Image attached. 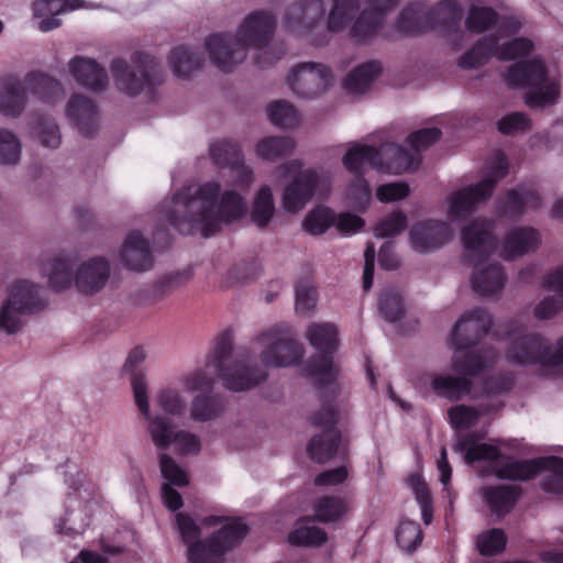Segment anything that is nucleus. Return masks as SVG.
I'll list each match as a JSON object with an SVG mask.
<instances>
[{
    "mask_svg": "<svg viewBox=\"0 0 563 563\" xmlns=\"http://www.w3.org/2000/svg\"><path fill=\"white\" fill-rule=\"evenodd\" d=\"M85 7L84 0H34L32 10L35 18H41L38 29L49 32L62 24L59 14Z\"/></svg>",
    "mask_w": 563,
    "mask_h": 563,
    "instance_id": "nucleus-29",
    "label": "nucleus"
},
{
    "mask_svg": "<svg viewBox=\"0 0 563 563\" xmlns=\"http://www.w3.org/2000/svg\"><path fill=\"white\" fill-rule=\"evenodd\" d=\"M173 444L176 445V450L181 454H197L201 449L199 438L190 432L178 430L175 434Z\"/></svg>",
    "mask_w": 563,
    "mask_h": 563,
    "instance_id": "nucleus-64",
    "label": "nucleus"
},
{
    "mask_svg": "<svg viewBox=\"0 0 563 563\" xmlns=\"http://www.w3.org/2000/svg\"><path fill=\"white\" fill-rule=\"evenodd\" d=\"M364 163L397 175L416 169L420 161L408 148L395 143H386L377 150L354 142V211H362L371 200V187L358 172L360 165Z\"/></svg>",
    "mask_w": 563,
    "mask_h": 563,
    "instance_id": "nucleus-6",
    "label": "nucleus"
},
{
    "mask_svg": "<svg viewBox=\"0 0 563 563\" xmlns=\"http://www.w3.org/2000/svg\"><path fill=\"white\" fill-rule=\"evenodd\" d=\"M498 130L507 135L517 131H528L530 130V120L525 113L512 112L498 121Z\"/></svg>",
    "mask_w": 563,
    "mask_h": 563,
    "instance_id": "nucleus-60",
    "label": "nucleus"
},
{
    "mask_svg": "<svg viewBox=\"0 0 563 563\" xmlns=\"http://www.w3.org/2000/svg\"><path fill=\"white\" fill-rule=\"evenodd\" d=\"M493 324L492 316L485 309H474L465 313L454 325L451 341L456 352L464 354L478 351L474 346L486 335ZM485 345H482L484 347Z\"/></svg>",
    "mask_w": 563,
    "mask_h": 563,
    "instance_id": "nucleus-21",
    "label": "nucleus"
},
{
    "mask_svg": "<svg viewBox=\"0 0 563 563\" xmlns=\"http://www.w3.org/2000/svg\"><path fill=\"white\" fill-rule=\"evenodd\" d=\"M380 71L382 65L377 60H369L354 67V98L366 93Z\"/></svg>",
    "mask_w": 563,
    "mask_h": 563,
    "instance_id": "nucleus-47",
    "label": "nucleus"
},
{
    "mask_svg": "<svg viewBox=\"0 0 563 563\" xmlns=\"http://www.w3.org/2000/svg\"><path fill=\"white\" fill-rule=\"evenodd\" d=\"M307 339L318 353L308 358L303 371L316 378L319 388L332 385L339 373L333 364L339 346L338 329L331 323H312L307 330Z\"/></svg>",
    "mask_w": 563,
    "mask_h": 563,
    "instance_id": "nucleus-11",
    "label": "nucleus"
},
{
    "mask_svg": "<svg viewBox=\"0 0 563 563\" xmlns=\"http://www.w3.org/2000/svg\"><path fill=\"white\" fill-rule=\"evenodd\" d=\"M335 222V213L328 207H317L306 216L302 228L312 235L323 234Z\"/></svg>",
    "mask_w": 563,
    "mask_h": 563,
    "instance_id": "nucleus-45",
    "label": "nucleus"
},
{
    "mask_svg": "<svg viewBox=\"0 0 563 563\" xmlns=\"http://www.w3.org/2000/svg\"><path fill=\"white\" fill-rule=\"evenodd\" d=\"M540 244V234L532 228H516L505 236L501 256L505 260H514L534 252Z\"/></svg>",
    "mask_w": 563,
    "mask_h": 563,
    "instance_id": "nucleus-31",
    "label": "nucleus"
},
{
    "mask_svg": "<svg viewBox=\"0 0 563 563\" xmlns=\"http://www.w3.org/2000/svg\"><path fill=\"white\" fill-rule=\"evenodd\" d=\"M267 114L271 123L278 128H295L299 123V115L292 104L285 100H277L268 104Z\"/></svg>",
    "mask_w": 563,
    "mask_h": 563,
    "instance_id": "nucleus-44",
    "label": "nucleus"
},
{
    "mask_svg": "<svg viewBox=\"0 0 563 563\" xmlns=\"http://www.w3.org/2000/svg\"><path fill=\"white\" fill-rule=\"evenodd\" d=\"M221 186L217 181H207L198 187L186 185L173 196V208L166 212L167 222L180 234L199 232L210 238L219 232L223 224L239 220L245 213L243 197L227 190L220 197Z\"/></svg>",
    "mask_w": 563,
    "mask_h": 563,
    "instance_id": "nucleus-1",
    "label": "nucleus"
},
{
    "mask_svg": "<svg viewBox=\"0 0 563 563\" xmlns=\"http://www.w3.org/2000/svg\"><path fill=\"white\" fill-rule=\"evenodd\" d=\"M490 510L501 517L508 514L521 495L518 485H499L486 487L483 492Z\"/></svg>",
    "mask_w": 563,
    "mask_h": 563,
    "instance_id": "nucleus-35",
    "label": "nucleus"
},
{
    "mask_svg": "<svg viewBox=\"0 0 563 563\" xmlns=\"http://www.w3.org/2000/svg\"><path fill=\"white\" fill-rule=\"evenodd\" d=\"M407 217L402 212H394L383 219L377 228V234L382 238L395 236L405 230Z\"/></svg>",
    "mask_w": 563,
    "mask_h": 563,
    "instance_id": "nucleus-58",
    "label": "nucleus"
},
{
    "mask_svg": "<svg viewBox=\"0 0 563 563\" xmlns=\"http://www.w3.org/2000/svg\"><path fill=\"white\" fill-rule=\"evenodd\" d=\"M395 538L399 548L406 553L411 554L421 544L423 533L418 522L404 519L396 529Z\"/></svg>",
    "mask_w": 563,
    "mask_h": 563,
    "instance_id": "nucleus-43",
    "label": "nucleus"
},
{
    "mask_svg": "<svg viewBox=\"0 0 563 563\" xmlns=\"http://www.w3.org/2000/svg\"><path fill=\"white\" fill-rule=\"evenodd\" d=\"M21 143L10 130L0 128V165H15L20 161Z\"/></svg>",
    "mask_w": 563,
    "mask_h": 563,
    "instance_id": "nucleus-50",
    "label": "nucleus"
},
{
    "mask_svg": "<svg viewBox=\"0 0 563 563\" xmlns=\"http://www.w3.org/2000/svg\"><path fill=\"white\" fill-rule=\"evenodd\" d=\"M468 438L457 441L456 448L465 450V462L487 461L500 479L526 481L541 471L548 473L541 479V488L547 493L563 494V459L556 456L539 457L529 461H512L504 457L498 449L487 443H473L468 448Z\"/></svg>",
    "mask_w": 563,
    "mask_h": 563,
    "instance_id": "nucleus-3",
    "label": "nucleus"
},
{
    "mask_svg": "<svg viewBox=\"0 0 563 563\" xmlns=\"http://www.w3.org/2000/svg\"><path fill=\"white\" fill-rule=\"evenodd\" d=\"M295 141L289 136H267L256 144V155L269 162L286 157L295 150Z\"/></svg>",
    "mask_w": 563,
    "mask_h": 563,
    "instance_id": "nucleus-38",
    "label": "nucleus"
},
{
    "mask_svg": "<svg viewBox=\"0 0 563 563\" xmlns=\"http://www.w3.org/2000/svg\"><path fill=\"white\" fill-rule=\"evenodd\" d=\"M296 311L307 314L316 307L317 290L309 279H300L295 286Z\"/></svg>",
    "mask_w": 563,
    "mask_h": 563,
    "instance_id": "nucleus-54",
    "label": "nucleus"
},
{
    "mask_svg": "<svg viewBox=\"0 0 563 563\" xmlns=\"http://www.w3.org/2000/svg\"><path fill=\"white\" fill-rule=\"evenodd\" d=\"M409 191V186L404 181L389 183L380 185L377 188L376 196L380 201L389 202L406 198Z\"/></svg>",
    "mask_w": 563,
    "mask_h": 563,
    "instance_id": "nucleus-63",
    "label": "nucleus"
},
{
    "mask_svg": "<svg viewBox=\"0 0 563 563\" xmlns=\"http://www.w3.org/2000/svg\"><path fill=\"white\" fill-rule=\"evenodd\" d=\"M507 172L508 164L506 157L501 154L493 164L485 179L451 195L449 216L457 220L468 218L476 210L478 203L486 201L492 196L495 186L507 175Z\"/></svg>",
    "mask_w": 563,
    "mask_h": 563,
    "instance_id": "nucleus-14",
    "label": "nucleus"
},
{
    "mask_svg": "<svg viewBox=\"0 0 563 563\" xmlns=\"http://www.w3.org/2000/svg\"><path fill=\"white\" fill-rule=\"evenodd\" d=\"M146 357L142 346H136L129 353L123 366V372L130 375L135 404L141 413L150 419V404L145 375L141 368Z\"/></svg>",
    "mask_w": 563,
    "mask_h": 563,
    "instance_id": "nucleus-26",
    "label": "nucleus"
},
{
    "mask_svg": "<svg viewBox=\"0 0 563 563\" xmlns=\"http://www.w3.org/2000/svg\"><path fill=\"white\" fill-rule=\"evenodd\" d=\"M66 117L84 137H92L98 130V108L87 97L71 96L66 106Z\"/></svg>",
    "mask_w": 563,
    "mask_h": 563,
    "instance_id": "nucleus-24",
    "label": "nucleus"
},
{
    "mask_svg": "<svg viewBox=\"0 0 563 563\" xmlns=\"http://www.w3.org/2000/svg\"><path fill=\"white\" fill-rule=\"evenodd\" d=\"M168 60L173 73L180 78L189 77L194 71L200 69L203 64L201 52L185 45L174 47L168 55Z\"/></svg>",
    "mask_w": 563,
    "mask_h": 563,
    "instance_id": "nucleus-36",
    "label": "nucleus"
},
{
    "mask_svg": "<svg viewBox=\"0 0 563 563\" xmlns=\"http://www.w3.org/2000/svg\"><path fill=\"white\" fill-rule=\"evenodd\" d=\"M442 132L438 128H426L412 132L408 136V141L412 148L417 152L427 150L429 146L440 140Z\"/></svg>",
    "mask_w": 563,
    "mask_h": 563,
    "instance_id": "nucleus-59",
    "label": "nucleus"
},
{
    "mask_svg": "<svg viewBox=\"0 0 563 563\" xmlns=\"http://www.w3.org/2000/svg\"><path fill=\"white\" fill-rule=\"evenodd\" d=\"M461 238L464 245L463 260L465 263L475 266L471 279L473 289L482 296L500 291L506 283L503 266L489 264L487 267H481V264L497 247V239L492 232V223L486 220H474L462 229Z\"/></svg>",
    "mask_w": 563,
    "mask_h": 563,
    "instance_id": "nucleus-4",
    "label": "nucleus"
},
{
    "mask_svg": "<svg viewBox=\"0 0 563 563\" xmlns=\"http://www.w3.org/2000/svg\"><path fill=\"white\" fill-rule=\"evenodd\" d=\"M427 13L423 7L410 4L400 12L397 20V30L408 35L418 34L427 26Z\"/></svg>",
    "mask_w": 563,
    "mask_h": 563,
    "instance_id": "nucleus-42",
    "label": "nucleus"
},
{
    "mask_svg": "<svg viewBox=\"0 0 563 563\" xmlns=\"http://www.w3.org/2000/svg\"><path fill=\"white\" fill-rule=\"evenodd\" d=\"M129 63L120 57L113 58L110 65L117 87L124 93L135 97L145 87L154 88L163 82V71L155 57L137 51L131 55Z\"/></svg>",
    "mask_w": 563,
    "mask_h": 563,
    "instance_id": "nucleus-12",
    "label": "nucleus"
},
{
    "mask_svg": "<svg viewBox=\"0 0 563 563\" xmlns=\"http://www.w3.org/2000/svg\"><path fill=\"white\" fill-rule=\"evenodd\" d=\"M276 18L266 10L251 12L235 35L216 33L206 38L205 46L211 62L223 73H230L246 57L249 46L257 48L254 63L258 67L273 65L283 53L275 54L267 46L276 29Z\"/></svg>",
    "mask_w": 563,
    "mask_h": 563,
    "instance_id": "nucleus-2",
    "label": "nucleus"
},
{
    "mask_svg": "<svg viewBox=\"0 0 563 563\" xmlns=\"http://www.w3.org/2000/svg\"><path fill=\"white\" fill-rule=\"evenodd\" d=\"M545 282L549 288L559 292V297H547L536 306L534 316L539 320L551 319L563 309V265L550 273Z\"/></svg>",
    "mask_w": 563,
    "mask_h": 563,
    "instance_id": "nucleus-34",
    "label": "nucleus"
},
{
    "mask_svg": "<svg viewBox=\"0 0 563 563\" xmlns=\"http://www.w3.org/2000/svg\"><path fill=\"white\" fill-rule=\"evenodd\" d=\"M27 104L25 87L14 74L0 77V113L9 119L19 118Z\"/></svg>",
    "mask_w": 563,
    "mask_h": 563,
    "instance_id": "nucleus-25",
    "label": "nucleus"
},
{
    "mask_svg": "<svg viewBox=\"0 0 563 563\" xmlns=\"http://www.w3.org/2000/svg\"><path fill=\"white\" fill-rule=\"evenodd\" d=\"M462 16V9L454 0H444L432 12L433 20L446 27L454 26Z\"/></svg>",
    "mask_w": 563,
    "mask_h": 563,
    "instance_id": "nucleus-57",
    "label": "nucleus"
},
{
    "mask_svg": "<svg viewBox=\"0 0 563 563\" xmlns=\"http://www.w3.org/2000/svg\"><path fill=\"white\" fill-rule=\"evenodd\" d=\"M46 302L38 287L27 280H16L0 310V329L13 334L21 329V316L42 310Z\"/></svg>",
    "mask_w": 563,
    "mask_h": 563,
    "instance_id": "nucleus-17",
    "label": "nucleus"
},
{
    "mask_svg": "<svg viewBox=\"0 0 563 563\" xmlns=\"http://www.w3.org/2000/svg\"><path fill=\"white\" fill-rule=\"evenodd\" d=\"M327 540V532L316 526H298L288 534V542L296 547H321Z\"/></svg>",
    "mask_w": 563,
    "mask_h": 563,
    "instance_id": "nucleus-46",
    "label": "nucleus"
},
{
    "mask_svg": "<svg viewBox=\"0 0 563 563\" xmlns=\"http://www.w3.org/2000/svg\"><path fill=\"white\" fill-rule=\"evenodd\" d=\"M338 419V410L329 404H323L321 409L311 417L313 426L323 428L321 433L312 437L307 445L311 460L324 463L336 454L341 443V432L336 428Z\"/></svg>",
    "mask_w": 563,
    "mask_h": 563,
    "instance_id": "nucleus-19",
    "label": "nucleus"
},
{
    "mask_svg": "<svg viewBox=\"0 0 563 563\" xmlns=\"http://www.w3.org/2000/svg\"><path fill=\"white\" fill-rule=\"evenodd\" d=\"M514 376L509 373L493 375L484 380L483 389L487 395H501L514 386Z\"/></svg>",
    "mask_w": 563,
    "mask_h": 563,
    "instance_id": "nucleus-62",
    "label": "nucleus"
},
{
    "mask_svg": "<svg viewBox=\"0 0 563 563\" xmlns=\"http://www.w3.org/2000/svg\"><path fill=\"white\" fill-rule=\"evenodd\" d=\"M233 335L223 331L216 340L213 351L208 355L206 366L212 368L228 389L242 391L266 380L268 374L258 366L246 365L242 361L232 362Z\"/></svg>",
    "mask_w": 563,
    "mask_h": 563,
    "instance_id": "nucleus-8",
    "label": "nucleus"
},
{
    "mask_svg": "<svg viewBox=\"0 0 563 563\" xmlns=\"http://www.w3.org/2000/svg\"><path fill=\"white\" fill-rule=\"evenodd\" d=\"M332 80L330 68L317 63L298 64L287 77V84L294 93L305 99L318 97L331 86Z\"/></svg>",
    "mask_w": 563,
    "mask_h": 563,
    "instance_id": "nucleus-20",
    "label": "nucleus"
},
{
    "mask_svg": "<svg viewBox=\"0 0 563 563\" xmlns=\"http://www.w3.org/2000/svg\"><path fill=\"white\" fill-rule=\"evenodd\" d=\"M510 344L506 351V358L518 365L540 364L547 368L563 367V336L555 344L538 333L527 332L523 325L516 324L508 332Z\"/></svg>",
    "mask_w": 563,
    "mask_h": 563,
    "instance_id": "nucleus-10",
    "label": "nucleus"
},
{
    "mask_svg": "<svg viewBox=\"0 0 563 563\" xmlns=\"http://www.w3.org/2000/svg\"><path fill=\"white\" fill-rule=\"evenodd\" d=\"M159 466L162 476L170 486L185 487L189 484V479L185 471L166 453L159 455Z\"/></svg>",
    "mask_w": 563,
    "mask_h": 563,
    "instance_id": "nucleus-55",
    "label": "nucleus"
},
{
    "mask_svg": "<svg viewBox=\"0 0 563 563\" xmlns=\"http://www.w3.org/2000/svg\"><path fill=\"white\" fill-rule=\"evenodd\" d=\"M75 263L70 255H62L44 264L43 271L55 291L69 288L74 280L78 291L85 295L98 292L106 286L110 277V264L106 258L92 257L84 262L74 278Z\"/></svg>",
    "mask_w": 563,
    "mask_h": 563,
    "instance_id": "nucleus-7",
    "label": "nucleus"
},
{
    "mask_svg": "<svg viewBox=\"0 0 563 563\" xmlns=\"http://www.w3.org/2000/svg\"><path fill=\"white\" fill-rule=\"evenodd\" d=\"M40 141L43 146L48 148H57L60 145L59 128L54 120L41 119L38 122Z\"/></svg>",
    "mask_w": 563,
    "mask_h": 563,
    "instance_id": "nucleus-61",
    "label": "nucleus"
},
{
    "mask_svg": "<svg viewBox=\"0 0 563 563\" xmlns=\"http://www.w3.org/2000/svg\"><path fill=\"white\" fill-rule=\"evenodd\" d=\"M177 431L170 420L165 417H155L148 424L152 441L161 450H166L173 444Z\"/></svg>",
    "mask_w": 563,
    "mask_h": 563,
    "instance_id": "nucleus-49",
    "label": "nucleus"
},
{
    "mask_svg": "<svg viewBox=\"0 0 563 563\" xmlns=\"http://www.w3.org/2000/svg\"><path fill=\"white\" fill-rule=\"evenodd\" d=\"M176 523L183 541L188 545L189 563H220L221 558L249 533L247 525L233 520L200 540V528L189 515L178 512Z\"/></svg>",
    "mask_w": 563,
    "mask_h": 563,
    "instance_id": "nucleus-5",
    "label": "nucleus"
},
{
    "mask_svg": "<svg viewBox=\"0 0 563 563\" xmlns=\"http://www.w3.org/2000/svg\"><path fill=\"white\" fill-rule=\"evenodd\" d=\"M120 260L132 271H147L153 266V257L148 241L140 231H131L120 252Z\"/></svg>",
    "mask_w": 563,
    "mask_h": 563,
    "instance_id": "nucleus-28",
    "label": "nucleus"
},
{
    "mask_svg": "<svg viewBox=\"0 0 563 563\" xmlns=\"http://www.w3.org/2000/svg\"><path fill=\"white\" fill-rule=\"evenodd\" d=\"M497 358L493 346H484L478 351H470L453 357L452 368L463 376L435 375L431 387L440 397L457 401L468 395L473 387L467 376H477L484 369L492 367Z\"/></svg>",
    "mask_w": 563,
    "mask_h": 563,
    "instance_id": "nucleus-9",
    "label": "nucleus"
},
{
    "mask_svg": "<svg viewBox=\"0 0 563 563\" xmlns=\"http://www.w3.org/2000/svg\"><path fill=\"white\" fill-rule=\"evenodd\" d=\"M275 213L274 198L271 187L263 186L257 191L251 211L252 222L260 229H265Z\"/></svg>",
    "mask_w": 563,
    "mask_h": 563,
    "instance_id": "nucleus-40",
    "label": "nucleus"
},
{
    "mask_svg": "<svg viewBox=\"0 0 563 563\" xmlns=\"http://www.w3.org/2000/svg\"><path fill=\"white\" fill-rule=\"evenodd\" d=\"M209 154L219 167L236 165L243 157L241 146L231 140H220L210 144Z\"/></svg>",
    "mask_w": 563,
    "mask_h": 563,
    "instance_id": "nucleus-41",
    "label": "nucleus"
},
{
    "mask_svg": "<svg viewBox=\"0 0 563 563\" xmlns=\"http://www.w3.org/2000/svg\"><path fill=\"white\" fill-rule=\"evenodd\" d=\"M548 71L541 59H531L519 62L511 65L508 69L507 81L512 87H531L526 96V102L529 107H544L553 103L559 96V84L548 82Z\"/></svg>",
    "mask_w": 563,
    "mask_h": 563,
    "instance_id": "nucleus-13",
    "label": "nucleus"
},
{
    "mask_svg": "<svg viewBox=\"0 0 563 563\" xmlns=\"http://www.w3.org/2000/svg\"><path fill=\"white\" fill-rule=\"evenodd\" d=\"M69 71L77 84L92 91H103L108 86V74L95 59L75 56L69 62Z\"/></svg>",
    "mask_w": 563,
    "mask_h": 563,
    "instance_id": "nucleus-30",
    "label": "nucleus"
},
{
    "mask_svg": "<svg viewBox=\"0 0 563 563\" xmlns=\"http://www.w3.org/2000/svg\"><path fill=\"white\" fill-rule=\"evenodd\" d=\"M411 246L419 253L434 252L453 238L450 224L441 220H423L416 223L409 232Z\"/></svg>",
    "mask_w": 563,
    "mask_h": 563,
    "instance_id": "nucleus-22",
    "label": "nucleus"
},
{
    "mask_svg": "<svg viewBox=\"0 0 563 563\" xmlns=\"http://www.w3.org/2000/svg\"><path fill=\"white\" fill-rule=\"evenodd\" d=\"M539 207V196L536 191L518 187L510 189L506 198L500 202L499 213L501 217L517 218L526 212L528 208Z\"/></svg>",
    "mask_w": 563,
    "mask_h": 563,
    "instance_id": "nucleus-33",
    "label": "nucleus"
},
{
    "mask_svg": "<svg viewBox=\"0 0 563 563\" xmlns=\"http://www.w3.org/2000/svg\"><path fill=\"white\" fill-rule=\"evenodd\" d=\"M497 12L487 7H471L466 19V26L471 32L483 33L497 23Z\"/></svg>",
    "mask_w": 563,
    "mask_h": 563,
    "instance_id": "nucleus-51",
    "label": "nucleus"
},
{
    "mask_svg": "<svg viewBox=\"0 0 563 563\" xmlns=\"http://www.w3.org/2000/svg\"><path fill=\"white\" fill-rule=\"evenodd\" d=\"M352 21V0H334L328 16V29L332 32L343 30Z\"/></svg>",
    "mask_w": 563,
    "mask_h": 563,
    "instance_id": "nucleus-56",
    "label": "nucleus"
},
{
    "mask_svg": "<svg viewBox=\"0 0 563 563\" xmlns=\"http://www.w3.org/2000/svg\"><path fill=\"white\" fill-rule=\"evenodd\" d=\"M397 4L398 0H368V7L354 21V40L375 35L383 25L384 16Z\"/></svg>",
    "mask_w": 563,
    "mask_h": 563,
    "instance_id": "nucleus-27",
    "label": "nucleus"
},
{
    "mask_svg": "<svg viewBox=\"0 0 563 563\" xmlns=\"http://www.w3.org/2000/svg\"><path fill=\"white\" fill-rule=\"evenodd\" d=\"M378 308L384 318L389 322L398 321L405 313L402 297L393 288H386L382 291Z\"/></svg>",
    "mask_w": 563,
    "mask_h": 563,
    "instance_id": "nucleus-48",
    "label": "nucleus"
},
{
    "mask_svg": "<svg viewBox=\"0 0 563 563\" xmlns=\"http://www.w3.org/2000/svg\"><path fill=\"white\" fill-rule=\"evenodd\" d=\"M507 538L501 529L494 528L477 539V548L482 555L494 556L504 551Z\"/></svg>",
    "mask_w": 563,
    "mask_h": 563,
    "instance_id": "nucleus-53",
    "label": "nucleus"
},
{
    "mask_svg": "<svg viewBox=\"0 0 563 563\" xmlns=\"http://www.w3.org/2000/svg\"><path fill=\"white\" fill-rule=\"evenodd\" d=\"M299 159L289 161L278 167L282 176L292 175V179L285 186L282 197L283 208L290 213L303 209L317 192L322 177L313 168L301 169Z\"/></svg>",
    "mask_w": 563,
    "mask_h": 563,
    "instance_id": "nucleus-15",
    "label": "nucleus"
},
{
    "mask_svg": "<svg viewBox=\"0 0 563 563\" xmlns=\"http://www.w3.org/2000/svg\"><path fill=\"white\" fill-rule=\"evenodd\" d=\"M323 15L324 8L321 0H299L287 8L284 26L289 32L302 34L316 27Z\"/></svg>",
    "mask_w": 563,
    "mask_h": 563,
    "instance_id": "nucleus-23",
    "label": "nucleus"
},
{
    "mask_svg": "<svg viewBox=\"0 0 563 563\" xmlns=\"http://www.w3.org/2000/svg\"><path fill=\"white\" fill-rule=\"evenodd\" d=\"M289 327L275 324L256 336V342L268 345L261 352V361L268 366L287 367L299 364L303 356L302 345L288 336Z\"/></svg>",
    "mask_w": 563,
    "mask_h": 563,
    "instance_id": "nucleus-18",
    "label": "nucleus"
},
{
    "mask_svg": "<svg viewBox=\"0 0 563 563\" xmlns=\"http://www.w3.org/2000/svg\"><path fill=\"white\" fill-rule=\"evenodd\" d=\"M492 408H484L481 406V410L467 407L464 405L453 407L449 410V417L451 419V423L453 428L455 429H468L471 427H474L479 416L485 412H489Z\"/></svg>",
    "mask_w": 563,
    "mask_h": 563,
    "instance_id": "nucleus-52",
    "label": "nucleus"
},
{
    "mask_svg": "<svg viewBox=\"0 0 563 563\" xmlns=\"http://www.w3.org/2000/svg\"><path fill=\"white\" fill-rule=\"evenodd\" d=\"M24 84L26 89L44 103L54 104L64 93L62 84L44 71L33 70L27 73L24 77Z\"/></svg>",
    "mask_w": 563,
    "mask_h": 563,
    "instance_id": "nucleus-32",
    "label": "nucleus"
},
{
    "mask_svg": "<svg viewBox=\"0 0 563 563\" xmlns=\"http://www.w3.org/2000/svg\"><path fill=\"white\" fill-rule=\"evenodd\" d=\"M314 515L300 518V522H334L339 520L346 511V506L341 498L333 496H323L316 500L313 505Z\"/></svg>",
    "mask_w": 563,
    "mask_h": 563,
    "instance_id": "nucleus-37",
    "label": "nucleus"
},
{
    "mask_svg": "<svg viewBox=\"0 0 563 563\" xmlns=\"http://www.w3.org/2000/svg\"><path fill=\"white\" fill-rule=\"evenodd\" d=\"M501 36L498 34H489L482 37L459 59V65L465 69L479 67L488 62L492 56H497L503 60H511L528 55L533 44L525 37H517L510 42L499 44Z\"/></svg>",
    "mask_w": 563,
    "mask_h": 563,
    "instance_id": "nucleus-16",
    "label": "nucleus"
},
{
    "mask_svg": "<svg viewBox=\"0 0 563 563\" xmlns=\"http://www.w3.org/2000/svg\"><path fill=\"white\" fill-rule=\"evenodd\" d=\"M225 404L221 396L198 395L192 399L190 416L196 421H210L224 411Z\"/></svg>",
    "mask_w": 563,
    "mask_h": 563,
    "instance_id": "nucleus-39",
    "label": "nucleus"
}]
</instances>
